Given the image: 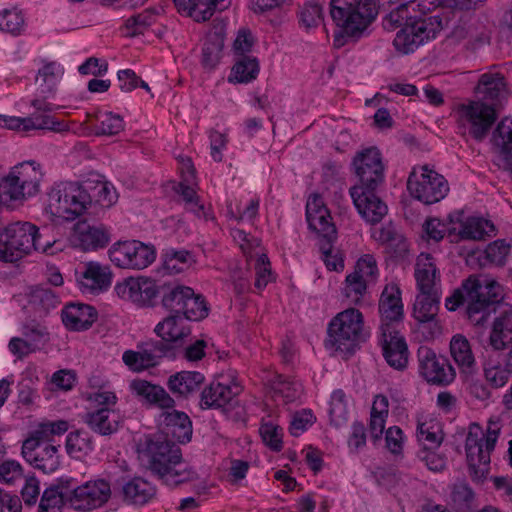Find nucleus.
<instances>
[{
	"mask_svg": "<svg viewBox=\"0 0 512 512\" xmlns=\"http://www.w3.org/2000/svg\"><path fill=\"white\" fill-rule=\"evenodd\" d=\"M466 305L468 317L482 314L480 320H507L512 316V305L502 297L501 286L494 280L482 283L476 276L465 279L445 300L449 311H456Z\"/></svg>",
	"mask_w": 512,
	"mask_h": 512,
	"instance_id": "1",
	"label": "nucleus"
},
{
	"mask_svg": "<svg viewBox=\"0 0 512 512\" xmlns=\"http://www.w3.org/2000/svg\"><path fill=\"white\" fill-rule=\"evenodd\" d=\"M140 458L146 462L147 469L167 485H178L197 476L194 470L182 463L180 447L163 435L148 438L140 451Z\"/></svg>",
	"mask_w": 512,
	"mask_h": 512,
	"instance_id": "2",
	"label": "nucleus"
},
{
	"mask_svg": "<svg viewBox=\"0 0 512 512\" xmlns=\"http://www.w3.org/2000/svg\"><path fill=\"white\" fill-rule=\"evenodd\" d=\"M42 179L40 164L35 161L15 165L0 182V203L25 201L37 195Z\"/></svg>",
	"mask_w": 512,
	"mask_h": 512,
	"instance_id": "3",
	"label": "nucleus"
},
{
	"mask_svg": "<svg viewBox=\"0 0 512 512\" xmlns=\"http://www.w3.org/2000/svg\"><path fill=\"white\" fill-rule=\"evenodd\" d=\"M330 7L333 21L350 37L360 36L378 13L374 0H331Z\"/></svg>",
	"mask_w": 512,
	"mask_h": 512,
	"instance_id": "4",
	"label": "nucleus"
},
{
	"mask_svg": "<svg viewBox=\"0 0 512 512\" xmlns=\"http://www.w3.org/2000/svg\"><path fill=\"white\" fill-rule=\"evenodd\" d=\"M36 226L29 222H15L0 230V261L15 262L33 250H45L48 242L34 238Z\"/></svg>",
	"mask_w": 512,
	"mask_h": 512,
	"instance_id": "5",
	"label": "nucleus"
},
{
	"mask_svg": "<svg viewBox=\"0 0 512 512\" xmlns=\"http://www.w3.org/2000/svg\"><path fill=\"white\" fill-rule=\"evenodd\" d=\"M47 197L45 211L53 218L71 221L86 210L88 197L81 190L79 182L55 183Z\"/></svg>",
	"mask_w": 512,
	"mask_h": 512,
	"instance_id": "6",
	"label": "nucleus"
},
{
	"mask_svg": "<svg viewBox=\"0 0 512 512\" xmlns=\"http://www.w3.org/2000/svg\"><path fill=\"white\" fill-rule=\"evenodd\" d=\"M442 29V18L439 15L419 19L418 15H411L397 32L393 45L400 53L409 54L426 41L435 38Z\"/></svg>",
	"mask_w": 512,
	"mask_h": 512,
	"instance_id": "7",
	"label": "nucleus"
},
{
	"mask_svg": "<svg viewBox=\"0 0 512 512\" xmlns=\"http://www.w3.org/2000/svg\"><path fill=\"white\" fill-rule=\"evenodd\" d=\"M407 189L413 198L430 205L446 197L449 185L443 175L424 165L412 170L407 180Z\"/></svg>",
	"mask_w": 512,
	"mask_h": 512,
	"instance_id": "8",
	"label": "nucleus"
},
{
	"mask_svg": "<svg viewBox=\"0 0 512 512\" xmlns=\"http://www.w3.org/2000/svg\"><path fill=\"white\" fill-rule=\"evenodd\" d=\"M484 431L478 424H471L465 440L466 460L474 481H483L489 473L491 452L483 442Z\"/></svg>",
	"mask_w": 512,
	"mask_h": 512,
	"instance_id": "9",
	"label": "nucleus"
},
{
	"mask_svg": "<svg viewBox=\"0 0 512 512\" xmlns=\"http://www.w3.org/2000/svg\"><path fill=\"white\" fill-rule=\"evenodd\" d=\"M109 258L117 267L141 270L154 262L156 252L153 246L140 241H125L109 249Z\"/></svg>",
	"mask_w": 512,
	"mask_h": 512,
	"instance_id": "10",
	"label": "nucleus"
},
{
	"mask_svg": "<svg viewBox=\"0 0 512 512\" xmlns=\"http://www.w3.org/2000/svg\"><path fill=\"white\" fill-rule=\"evenodd\" d=\"M379 345L386 363L397 371H404L409 362V350L405 337L395 322H383L380 326Z\"/></svg>",
	"mask_w": 512,
	"mask_h": 512,
	"instance_id": "11",
	"label": "nucleus"
},
{
	"mask_svg": "<svg viewBox=\"0 0 512 512\" xmlns=\"http://www.w3.org/2000/svg\"><path fill=\"white\" fill-rule=\"evenodd\" d=\"M327 333V346L349 354L370 337L363 322H329Z\"/></svg>",
	"mask_w": 512,
	"mask_h": 512,
	"instance_id": "12",
	"label": "nucleus"
},
{
	"mask_svg": "<svg viewBox=\"0 0 512 512\" xmlns=\"http://www.w3.org/2000/svg\"><path fill=\"white\" fill-rule=\"evenodd\" d=\"M457 114L458 122L463 127H468L470 135L477 141H482L486 137L496 120L493 107L480 101L460 105Z\"/></svg>",
	"mask_w": 512,
	"mask_h": 512,
	"instance_id": "13",
	"label": "nucleus"
},
{
	"mask_svg": "<svg viewBox=\"0 0 512 512\" xmlns=\"http://www.w3.org/2000/svg\"><path fill=\"white\" fill-rule=\"evenodd\" d=\"M355 173L360 183L355 187L377 189L384 181L382 155L376 147L358 152L353 159Z\"/></svg>",
	"mask_w": 512,
	"mask_h": 512,
	"instance_id": "14",
	"label": "nucleus"
},
{
	"mask_svg": "<svg viewBox=\"0 0 512 512\" xmlns=\"http://www.w3.org/2000/svg\"><path fill=\"white\" fill-rule=\"evenodd\" d=\"M418 361L420 374L428 383L446 386L455 378V370L448 359L428 347L418 349Z\"/></svg>",
	"mask_w": 512,
	"mask_h": 512,
	"instance_id": "15",
	"label": "nucleus"
},
{
	"mask_svg": "<svg viewBox=\"0 0 512 512\" xmlns=\"http://www.w3.org/2000/svg\"><path fill=\"white\" fill-rule=\"evenodd\" d=\"M110 496L111 488L107 481L103 479L88 481L74 490L71 506L75 510L90 511L104 505Z\"/></svg>",
	"mask_w": 512,
	"mask_h": 512,
	"instance_id": "16",
	"label": "nucleus"
},
{
	"mask_svg": "<svg viewBox=\"0 0 512 512\" xmlns=\"http://www.w3.org/2000/svg\"><path fill=\"white\" fill-rule=\"evenodd\" d=\"M116 294L140 306H149L158 295L154 280L148 277H130L115 286Z\"/></svg>",
	"mask_w": 512,
	"mask_h": 512,
	"instance_id": "17",
	"label": "nucleus"
},
{
	"mask_svg": "<svg viewBox=\"0 0 512 512\" xmlns=\"http://www.w3.org/2000/svg\"><path fill=\"white\" fill-rule=\"evenodd\" d=\"M111 283L110 268L98 262L85 263L83 271L77 273V285L83 294L99 295L107 291Z\"/></svg>",
	"mask_w": 512,
	"mask_h": 512,
	"instance_id": "18",
	"label": "nucleus"
},
{
	"mask_svg": "<svg viewBox=\"0 0 512 512\" xmlns=\"http://www.w3.org/2000/svg\"><path fill=\"white\" fill-rule=\"evenodd\" d=\"M375 190L365 187L350 189V195L357 211L370 224L379 223L388 211L387 205L375 194Z\"/></svg>",
	"mask_w": 512,
	"mask_h": 512,
	"instance_id": "19",
	"label": "nucleus"
},
{
	"mask_svg": "<svg viewBox=\"0 0 512 512\" xmlns=\"http://www.w3.org/2000/svg\"><path fill=\"white\" fill-rule=\"evenodd\" d=\"M493 162L504 171L512 172V119L501 120L491 137Z\"/></svg>",
	"mask_w": 512,
	"mask_h": 512,
	"instance_id": "20",
	"label": "nucleus"
},
{
	"mask_svg": "<svg viewBox=\"0 0 512 512\" xmlns=\"http://www.w3.org/2000/svg\"><path fill=\"white\" fill-rule=\"evenodd\" d=\"M0 127L17 131H29L32 129L50 130L57 133L69 130L65 122L59 121L51 115L37 114H32L25 118L0 115Z\"/></svg>",
	"mask_w": 512,
	"mask_h": 512,
	"instance_id": "21",
	"label": "nucleus"
},
{
	"mask_svg": "<svg viewBox=\"0 0 512 512\" xmlns=\"http://www.w3.org/2000/svg\"><path fill=\"white\" fill-rule=\"evenodd\" d=\"M58 447L52 444L37 447L33 440H24L21 454L34 468L48 474L56 471L60 465Z\"/></svg>",
	"mask_w": 512,
	"mask_h": 512,
	"instance_id": "22",
	"label": "nucleus"
},
{
	"mask_svg": "<svg viewBox=\"0 0 512 512\" xmlns=\"http://www.w3.org/2000/svg\"><path fill=\"white\" fill-rule=\"evenodd\" d=\"M130 388L142 402L149 406L162 410L172 409L175 406V400L160 385L136 379L130 383Z\"/></svg>",
	"mask_w": 512,
	"mask_h": 512,
	"instance_id": "23",
	"label": "nucleus"
},
{
	"mask_svg": "<svg viewBox=\"0 0 512 512\" xmlns=\"http://www.w3.org/2000/svg\"><path fill=\"white\" fill-rule=\"evenodd\" d=\"M178 12L185 14L195 21H206L215 10H225L231 0H173Z\"/></svg>",
	"mask_w": 512,
	"mask_h": 512,
	"instance_id": "24",
	"label": "nucleus"
},
{
	"mask_svg": "<svg viewBox=\"0 0 512 512\" xmlns=\"http://www.w3.org/2000/svg\"><path fill=\"white\" fill-rule=\"evenodd\" d=\"M241 391L242 388L237 383L225 385L220 382H212L201 392L200 407L202 409L223 407L240 394Z\"/></svg>",
	"mask_w": 512,
	"mask_h": 512,
	"instance_id": "25",
	"label": "nucleus"
},
{
	"mask_svg": "<svg viewBox=\"0 0 512 512\" xmlns=\"http://www.w3.org/2000/svg\"><path fill=\"white\" fill-rule=\"evenodd\" d=\"M164 433L167 439L171 436L179 443H187L191 440L193 428L189 416L182 411H164L161 414Z\"/></svg>",
	"mask_w": 512,
	"mask_h": 512,
	"instance_id": "26",
	"label": "nucleus"
},
{
	"mask_svg": "<svg viewBox=\"0 0 512 512\" xmlns=\"http://www.w3.org/2000/svg\"><path fill=\"white\" fill-rule=\"evenodd\" d=\"M81 190L88 197L86 208L92 203H98L103 207H110L117 200L115 188L107 181L96 178H88L80 183Z\"/></svg>",
	"mask_w": 512,
	"mask_h": 512,
	"instance_id": "27",
	"label": "nucleus"
},
{
	"mask_svg": "<svg viewBox=\"0 0 512 512\" xmlns=\"http://www.w3.org/2000/svg\"><path fill=\"white\" fill-rule=\"evenodd\" d=\"M74 237L85 251L103 248L110 241L109 231L103 225L91 226L85 222L76 224Z\"/></svg>",
	"mask_w": 512,
	"mask_h": 512,
	"instance_id": "28",
	"label": "nucleus"
},
{
	"mask_svg": "<svg viewBox=\"0 0 512 512\" xmlns=\"http://www.w3.org/2000/svg\"><path fill=\"white\" fill-rule=\"evenodd\" d=\"M414 276L419 292L437 291L436 284L440 281V275L430 254L421 253L417 257Z\"/></svg>",
	"mask_w": 512,
	"mask_h": 512,
	"instance_id": "29",
	"label": "nucleus"
},
{
	"mask_svg": "<svg viewBox=\"0 0 512 512\" xmlns=\"http://www.w3.org/2000/svg\"><path fill=\"white\" fill-rule=\"evenodd\" d=\"M225 28L222 24L215 25L206 35L202 50V64L207 69H213L221 59L224 47Z\"/></svg>",
	"mask_w": 512,
	"mask_h": 512,
	"instance_id": "30",
	"label": "nucleus"
},
{
	"mask_svg": "<svg viewBox=\"0 0 512 512\" xmlns=\"http://www.w3.org/2000/svg\"><path fill=\"white\" fill-rule=\"evenodd\" d=\"M379 312L382 320H401L404 316L401 290L395 283L387 284L380 296Z\"/></svg>",
	"mask_w": 512,
	"mask_h": 512,
	"instance_id": "31",
	"label": "nucleus"
},
{
	"mask_svg": "<svg viewBox=\"0 0 512 512\" xmlns=\"http://www.w3.org/2000/svg\"><path fill=\"white\" fill-rule=\"evenodd\" d=\"M205 377L198 371H180L168 378L167 386L173 394L188 397L204 383Z\"/></svg>",
	"mask_w": 512,
	"mask_h": 512,
	"instance_id": "32",
	"label": "nucleus"
},
{
	"mask_svg": "<svg viewBox=\"0 0 512 512\" xmlns=\"http://www.w3.org/2000/svg\"><path fill=\"white\" fill-rule=\"evenodd\" d=\"M124 501L130 504L143 505L152 499L156 489L141 477H134L122 487Z\"/></svg>",
	"mask_w": 512,
	"mask_h": 512,
	"instance_id": "33",
	"label": "nucleus"
},
{
	"mask_svg": "<svg viewBox=\"0 0 512 512\" xmlns=\"http://www.w3.org/2000/svg\"><path fill=\"white\" fill-rule=\"evenodd\" d=\"M450 351L463 373L473 374L476 371V362L466 338L461 335L454 336L450 342Z\"/></svg>",
	"mask_w": 512,
	"mask_h": 512,
	"instance_id": "34",
	"label": "nucleus"
},
{
	"mask_svg": "<svg viewBox=\"0 0 512 512\" xmlns=\"http://www.w3.org/2000/svg\"><path fill=\"white\" fill-rule=\"evenodd\" d=\"M192 295L193 289L184 285H176L164 294L162 304L171 312V315L164 320H177L182 317L184 304H186L187 298Z\"/></svg>",
	"mask_w": 512,
	"mask_h": 512,
	"instance_id": "35",
	"label": "nucleus"
},
{
	"mask_svg": "<svg viewBox=\"0 0 512 512\" xmlns=\"http://www.w3.org/2000/svg\"><path fill=\"white\" fill-rule=\"evenodd\" d=\"M477 93L481 94L486 100H497L506 94V82L501 73L488 72L481 75Z\"/></svg>",
	"mask_w": 512,
	"mask_h": 512,
	"instance_id": "36",
	"label": "nucleus"
},
{
	"mask_svg": "<svg viewBox=\"0 0 512 512\" xmlns=\"http://www.w3.org/2000/svg\"><path fill=\"white\" fill-rule=\"evenodd\" d=\"M495 226L482 217H469L461 223L459 236L464 240H483L494 235Z\"/></svg>",
	"mask_w": 512,
	"mask_h": 512,
	"instance_id": "37",
	"label": "nucleus"
},
{
	"mask_svg": "<svg viewBox=\"0 0 512 512\" xmlns=\"http://www.w3.org/2000/svg\"><path fill=\"white\" fill-rule=\"evenodd\" d=\"M439 311L437 291L420 292L415 299L413 314L415 320H435Z\"/></svg>",
	"mask_w": 512,
	"mask_h": 512,
	"instance_id": "38",
	"label": "nucleus"
},
{
	"mask_svg": "<svg viewBox=\"0 0 512 512\" xmlns=\"http://www.w3.org/2000/svg\"><path fill=\"white\" fill-rule=\"evenodd\" d=\"M84 421L94 432L101 435H110L118 428L117 420L111 417V412L107 407L87 413Z\"/></svg>",
	"mask_w": 512,
	"mask_h": 512,
	"instance_id": "39",
	"label": "nucleus"
},
{
	"mask_svg": "<svg viewBox=\"0 0 512 512\" xmlns=\"http://www.w3.org/2000/svg\"><path fill=\"white\" fill-rule=\"evenodd\" d=\"M258 73L259 63L257 59L251 56L240 55V58L232 68L228 80L233 83H248L256 79Z\"/></svg>",
	"mask_w": 512,
	"mask_h": 512,
	"instance_id": "40",
	"label": "nucleus"
},
{
	"mask_svg": "<svg viewBox=\"0 0 512 512\" xmlns=\"http://www.w3.org/2000/svg\"><path fill=\"white\" fill-rule=\"evenodd\" d=\"M183 167L186 169L183 182L178 185L177 192L183 197V199L190 206L189 209L196 215H200L203 211V206L198 204V197L196 196L195 190L188 184L194 179L195 169L189 158L183 162Z\"/></svg>",
	"mask_w": 512,
	"mask_h": 512,
	"instance_id": "41",
	"label": "nucleus"
},
{
	"mask_svg": "<svg viewBox=\"0 0 512 512\" xmlns=\"http://www.w3.org/2000/svg\"><path fill=\"white\" fill-rule=\"evenodd\" d=\"M154 331L165 342L173 344L174 347L183 345L184 339L191 332L189 327L183 325V322H158Z\"/></svg>",
	"mask_w": 512,
	"mask_h": 512,
	"instance_id": "42",
	"label": "nucleus"
},
{
	"mask_svg": "<svg viewBox=\"0 0 512 512\" xmlns=\"http://www.w3.org/2000/svg\"><path fill=\"white\" fill-rule=\"evenodd\" d=\"M163 269L168 274H178L183 272L193 263V257L187 250L166 249L162 255Z\"/></svg>",
	"mask_w": 512,
	"mask_h": 512,
	"instance_id": "43",
	"label": "nucleus"
},
{
	"mask_svg": "<svg viewBox=\"0 0 512 512\" xmlns=\"http://www.w3.org/2000/svg\"><path fill=\"white\" fill-rule=\"evenodd\" d=\"M63 73L64 70L60 64L56 62L46 63L39 69L36 77L38 88H44V92H48V94H55L56 85Z\"/></svg>",
	"mask_w": 512,
	"mask_h": 512,
	"instance_id": "44",
	"label": "nucleus"
},
{
	"mask_svg": "<svg viewBox=\"0 0 512 512\" xmlns=\"http://www.w3.org/2000/svg\"><path fill=\"white\" fill-rule=\"evenodd\" d=\"M57 298L52 291L47 289H35L29 298V308L35 312V317L44 318L49 310L57 305Z\"/></svg>",
	"mask_w": 512,
	"mask_h": 512,
	"instance_id": "45",
	"label": "nucleus"
},
{
	"mask_svg": "<svg viewBox=\"0 0 512 512\" xmlns=\"http://www.w3.org/2000/svg\"><path fill=\"white\" fill-rule=\"evenodd\" d=\"M22 335L28 343V348L34 352L41 349L50 339L47 328L40 322H25L22 327Z\"/></svg>",
	"mask_w": 512,
	"mask_h": 512,
	"instance_id": "46",
	"label": "nucleus"
},
{
	"mask_svg": "<svg viewBox=\"0 0 512 512\" xmlns=\"http://www.w3.org/2000/svg\"><path fill=\"white\" fill-rule=\"evenodd\" d=\"M451 499L457 512H470L475 507V494L465 482L453 485Z\"/></svg>",
	"mask_w": 512,
	"mask_h": 512,
	"instance_id": "47",
	"label": "nucleus"
},
{
	"mask_svg": "<svg viewBox=\"0 0 512 512\" xmlns=\"http://www.w3.org/2000/svg\"><path fill=\"white\" fill-rule=\"evenodd\" d=\"M97 124L95 128L96 135L112 136L120 133L124 129V121L121 116L112 112H100L94 116Z\"/></svg>",
	"mask_w": 512,
	"mask_h": 512,
	"instance_id": "48",
	"label": "nucleus"
},
{
	"mask_svg": "<svg viewBox=\"0 0 512 512\" xmlns=\"http://www.w3.org/2000/svg\"><path fill=\"white\" fill-rule=\"evenodd\" d=\"M210 306L201 294H195L187 298L182 316L186 320H204L209 316Z\"/></svg>",
	"mask_w": 512,
	"mask_h": 512,
	"instance_id": "49",
	"label": "nucleus"
},
{
	"mask_svg": "<svg viewBox=\"0 0 512 512\" xmlns=\"http://www.w3.org/2000/svg\"><path fill=\"white\" fill-rule=\"evenodd\" d=\"M155 17V13L150 10H145L142 13L131 16L124 24V35L127 37H135L143 34L144 31L154 23Z\"/></svg>",
	"mask_w": 512,
	"mask_h": 512,
	"instance_id": "50",
	"label": "nucleus"
},
{
	"mask_svg": "<svg viewBox=\"0 0 512 512\" xmlns=\"http://www.w3.org/2000/svg\"><path fill=\"white\" fill-rule=\"evenodd\" d=\"M97 317L94 306L79 301L69 302L61 310V320H89Z\"/></svg>",
	"mask_w": 512,
	"mask_h": 512,
	"instance_id": "51",
	"label": "nucleus"
},
{
	"mask_svg": "<svg viewBox=\"0 0 512 512\" xmlns=\"http://www.w3.org/2000/svg\"><path fill=\"white\" fill-rule=\"evenodd\" d=\"M309 228L314 230L318 237L319 242L329 239L336 240L337 239V230L332 222V218L330 212L327 211V215L318 214L311 219L307 220Z\"/></svg>",
	"mask_w": 512,
	"mask_h": 512,
	"instance_id": "52",
	"label": "nucleus"
},
{
	"mask_svg": "<svg viewBox=\"0 0 512 512\" xmlns=\"http://www.w3.org/2000/svg\"><path fill=\"white\" fill-rule=\"evenodd\" d=\"M351 273L369 285L375 284L379 275L376 259L370 254L363 255L357 260Z\"/></svg>",
	"mask_w": 512,
	"mask_h": 512,
	"instance_id": "53",
	"label": "nucleus"
},
{
	"mask_svg": "<svg viewBox=\"0 0 512 512\" xmlns=\"http://www.w3.org/2000/svg\"><path fill=\"white\" fill-rule=\"evenodd\" d=\"M489 342L495 350H502L512 344V322H493Z\"/></svg>",
	"mask_w": 512,
	"mask_h": 512,
	"instance_id": "54",
	"label": "nucleus"
},
{
	"mask_svg": "<svg viewBox=\"0 0 512 512\" xmlns=\"http://www.w3.org/2000/svg\"><path fill=\"white\" fill-rule=\"evenodd\" d=\"M511 374L512 372L506 367V364L502 367L498 361L492 359H488L484 363L485 378L495 388L503 387Z\"/></svg>",
	"mask_w": 512,
	"mask_h": 512,
	"instance_id": "55",
	"label": "nucleus"
},
{
	"mask_svg": "<svg viewBox=\"0 0 512 512\" xmlns=\"http://www.w3.org/2000/svg\"><path fill=\"white\" fill-rule=\"evenodd\" d=\"M336 240H323L319 242L321 258L326 267L331 271H341L344 268V259L339 250L333 247Z\"/></svg>",
	"mask_w": 512,
	"mask_h": 512,
	"instance_id": "56",
	"label": "nucleus"
},
{
	"mask_svg": "<svg viewBox=\"0 0 512 512\" xmlns=\"http://www.w3.org/2000/svg\"><path fill=\"white\" fill-rule=\"evenodd\" d=\"M66 502L64 494L51 485L43 491L39 503V512H61Z\"/></svg>",
	"mask_w": 512,
	"mask_h": 512,
	"instance_id": "57",
	"label": "nucleus"
},
{
	"mask_svg": "<svg viewBox=\"0 0 512 512\" xmlns=\"http://www.w3.org/2000/svg\"><path fill=\"white\" fill-rule=\"evenodd\" d=\"M510 244L504 240H496L490 243L484 250V265L491 264L503 266L510 252Z\"/></svg>",
	"mask_w": 512,
	"mask_h": 512,
	"instance_id": "58",
	"label": "nucleus"
},
{
	"mask_svg": "<svg viewBox=\"0 0 512 512\" xmlns=\"http://www.w3.org/2000/svg\"><path fill=\"white\" fill-rule=\"evenodd\" d=\"M260 205V200L257 197L251 198L244 207L240 203L235 206L232 202L227 205V215L236 221L253 220L257 214Z\"/></svg>",
	"mask_w": 512,
	"mask_h": 512,
	"instance_id": "59",
	"label": "nucleus"
},
{
	"mask_svg": "<svg viewBox=\"0 0 512 512\" xmlns=\"http://www.w3.org/2000/svg\"><path fill=\"white\" fill-rule=\"evenodd\" d=\"M271 389L275 398H282L284 402H292L299 396V388L295 383L288 381L282 375H276L271 380Z\"/></svg>",
	"mask_w": 512,
	"mask_h": 512,
	"instance_id": "60",
	"label": "nucleus"
},
{
	"mask_svg": "<svg viewBox=\"0 0 512 512\" xmlns=\"http://www.w3.org/2000/svg\"><path fill=\"white\" fill-rule=\"evenodd\" d=\"M369 286L365 280H361L354 274L349 273L345 278L342 293L344 297L357 304L364 297Z\"/></svg>",
	"mask_w": 512,
	"mask_h": 512,
	"instance_id": "61",
	"label": "nucleus"
},
{
	"mask_svg": "<svg viewBox=\"0 0 512 512\" xmlns=\"http://www.w3.org/2000/svg\"><path fill=\"white\" fill-rule=\"evenodd\" d=\"M24 17L16 9L4 10L0 13V30L13 35L20 34L24 29Z\"/></svg>",
	"mask_w": 512,
	"mask_h": 512,
	"instance_id": "62",
	"label": "nucleus"
},
{
	"mask_svg": "<svg viewBox=\"0 0 512 512\" xmlns=\"http://www.w3.org/2000/svg\"><path fill=\"white\" fill-rule=\"evenodd\" d=\"M418 440L423 443V450H433L440 446L443 441L441 430L435 425L422 423L418 426Z\"/></svg>",
	"mask_w": 512,
	"mask_h": 512,
	"instance_id": "63",
	"label": "nucleus"
},
{
	"mask_svg": "<svg viewBox=\"0 0 512 512\" xmlns=\"http://www.w3.org/2000/svg\"><path fill=\"white\" fill-rule=\"evenodd\" d=\"M255 288L259 291L263 290L270 282L275 280V276L271 269L270 261L266 254H261L255 263Z\"/></svg>",
	"mask_w": 512,
	"mask_h": 512,
	"instance_id": "64",
	"label": "nucleus"
}]
</instances>
